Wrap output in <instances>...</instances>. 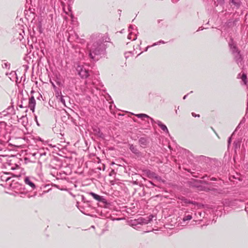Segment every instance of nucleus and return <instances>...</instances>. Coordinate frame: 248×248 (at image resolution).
I'll use <instances>...</instances> for the list:
<instances>
[{
  "mask_svg": "<svg viewBox=\"0 0 248 248\" xmlns=\"http://www.w3.org/2000/svg\"><path fill=\"white\" fill-rule=\"evenodd\" d=\"M92 41L89 44V57L93 61L96 62L107 55V45L109 38L106 35L99 34L92 36Z\"/></svg>",
  "mask_w": 248,
  "mask_h": 248,
  "instance_id": "nucleus-1",
  "label": "nucleus"
},
{
  "mask_svg": "<svg viewBox=\"0 0 248 248\" xmlns=\"http://www.w3.org/2000/svg\"><path fill=\"white\" fill-rule=\"evenodd\" d=\"M78 75L81 78H87L89 76V70L86 69L83 65H78L76 68Z\"/></svg>",
  "mask_w": 248,
  "mask_h": 248,
  "instance_id": "nucleus-2",
  "label": "nucleus"
},
{
  "mask_svg": "<svg viewBox=\"0 0 248 248\" xmlns=\"http://www.w3.org/2000/svg\"><path fill=\"white\" fill-rule=\"evenodd\" d=\"M88 194L91 195L94 199L98 202H102L105 205L108 204V202H107V200L103 196H100L93 192H90Z\"/></svg>",
  "mask_w": 248,
  "mask_h": 248,
  "instance_id": "nucleus-3",
  "label": "nucleus"
},
{
  "mask_svg": "<svg viewBox=\"0 0 248 248\" xmlns=\"http://www.w3.org/2000/svg\"><path fill=\"white\" fill-rule=\"evenodd\" d=\"M233 60L240 67L243 64V57L241 54V52L233 55Z\"/></svg>",
  "mask_w": 248,
  "mask_h": 248,
  "instance_id": "nucleus-4",
  "label": "nucleus"
},
{
  "mask_svg": "<svg viewBox=\"0 0 248 248\" xmlns=\"http://www.w3.org/2000/svg\"><path fill=\"white\" fill-rule=\"evenodd\" d=\"M237 200H225L224 201V205L226 206H229L230 207H233L237 204Z\"/></svg>",
  "mask_w": 248,
  "mask_h": 248,
  "instance_id": "nucleus-5",
  "label": "nucleus"
},
{
  "mask_svg": "<svg viewBox=\"0 0 248 248\" xmlns=\"http://www.w3.org/2000/svg\"><path fill=\"white\" fill-rule=\"evenodd\" d=\"M149 143L148 139L146 137H141L139 140V143L142 148H145Z\"/></svg>",
  "mask_w": 248,
  "mask_h": 248,
  "instance_id": "nucleus-6",
  "label": "nucleus"
},
{
  "mask_svg": "<svg viewBox=\"0 0 248 248\" xmlns=\"http://www.w3.org/2000/svg\"><path fill=\"white\" fill-rule=\"evenodd\" d=\"M36 105L35 100L33 96H31V97L29 99V108H30V109L32 110V112H34L35 107Z\"/></svg>",
  "mask_w": 248,
  "mask_h": 248,
  "instance_id": "nucleus-7",
  "label": "nucleus"
},
{
  "mask_svg": "<svg viewBox=\"0 0 248 248\" xmlns=\"http://www.w3.org/2000/svg\"><path fill=\"white\" fill-rule=\"evenodd\" d=\"M24 181L26 185L31 187V189H34L35 188V185L31 180L30 177L27 176L25 177L24 178Z\"/></svg>",
  "mask_w": 248,
  "mask_h": 248,
  "instance_id": "nucleus-8",
  "label": "nucleus"
},
{
  "mask_svg": "<svg viewBox=\"0 0 248 248\" xmlns=\"http://www.w3.org/2000/svg\"><path fill=\"white\" fill-rule=\"evenodd\" d=\"M229 45L231 52L232 55L238 52H240V50H239V49L235 45L232 43H229Z\"/></svg>",
  "mask_w": 248,
  "mask_h": 248,
  "instance_id": "nucleus-9",
  "label": "nucleus"
},
{
  "mask_svg": "<svg viewBox=\"0 0 248 248\" xmlns=\"http://www.w3.org/2000/svg\"><path fill=\"white\" fill-rule=\"evenodd\" d=\"M129 149L133 154H135L138 156H140L141 155L140 152L138 150L137 147L133 144H129Z\"/></svg>",
  "mask_w": 248,
  "mask_h": 248,
  "instance_id": "nucleus-10",
  "label": "nucleus"
},
{
  "mask_svg": "<svg viewBox=\"0 0 248 248\" xmlns=\"http://www.w3.org/2000/svg\"><path fill=\"white\" fill-rule=\"evenodd\" d=\"M155 123L164 132L167 134H169L168 128L165 124H163L161 121L158 120L156 121Z\"/></svg>",
  "mask_w": 248,
  "mask_h": 248,
  "instance_id": "nucleus-11",
  "label": "nucleus"
},
{
  "mask_svg": "<svg viewBox=\"0 0 248 248\" xmlns=\"http://www.w3.org/2000/svg\"><path fill=\"white\" fill-rule=\"evenodd\" d=\"M152 219V217H151V216H149L147 217V218H144L142 217H140L138 219V223L140 224H147L149 222H150Z\"/></svg>",
  "mask_w": 248,
  "mask_h": 248,
  "instance_id": "nucleus-12",
  "label": "nucleus"
},
{
  "mask_svg": "<svg viewBox=\"0 0 248 248\" xmlns=\"http://www.w3.org/2000/svg\"><path fill=\"white\" fill-rule=\"evenodd\" d=\"M146 174L149 178H154L156 179H158L160 178L155 172L149 170H146Z\"/></svg>",
  "mask_w": 248,
  "mask_h": 248,
  "instance_id": "nucleus-13",
  "label": "nucleus"
},
{
  "mask_svg": "<svg viewBox=\"0 0 248 248\" xmlns=\"http://www.w3.org/2000/svg\"><path fill=\"white\" fill-rule=\"evenodd\" d=\"M93 131L96 136L102 139L104 138V135L101 132L99 128L97 127H94L93 128Z\"/></svg>",
  "mask_w": 248,
  "mask_h": 248,
  "instance_id": "nucleus-14",
  "label": "nucleus"
},
{
  "mask_svg": "<svg viewBox=\"0 0 248 248\" xmlns=\"http://www.w3.org/2000/svg\"><path fill=\"white\" fill-rule=\"evenodd\" d=\"M136 116L138 118H141V119H142L143 118H149L151 120L152 124H154V123H155V122H156L154 121V120L152 118L150 117L149 116H148V115H147L146 114H143V113L137 114H136Z\"/></svg>",
  "mask_w": 248,
  "mask_h": 248,
  "instance_id": "nucleus-15",
  "label": "nucleus"
},
{
  "mask_svg": "<svg viewBox=\"0 0 248 248\" xmlns=\"http://www.w3.org/2000/svg\"><path fill=\"white\" fill-rule=\"evenodd\" d=\"M6 75L8 76L9 78L12 80H14L15 79L17 78L16 72L14 71H12L10 73L6 72Z\"/></svg>",
  "mask_w": 248,
  "mask_h": 248,
  "instance_id": "nucleus-16",
  "label": "nucleus"
},
{
  "mask_svg": "<svg viewBox=\"0 0 248 248\" xmlns=\"http://www.w3.org/2000/svg\"><path fill=\"white\" fill-rule=\"evenodd\" d=\"M2 63L1 66L2 68L9 70L10 68V63L6 62L5 60L2 61Z\"/></svg>",
  "mask_w": 248,
  "mask_h": 248,
  "instance_id": "nucleus-17",
  "label": "nucleus"
},
{
  "mask_svg": "<svg viewBox=\"0 0 248 248\" xmlns=\"http://www.w3.org/2000/svg\"><path fill=\"white\" fill-rule=\"evenodd\" d=\"M7 113L9 114L14 115L16 114V111L14 108V106L13 105H12L11 106L8 107L7 108Z\"/></svg>",
  "mask_w": 248,
  "mask_h": 248,
  "instance_id": "nucleus-18",
  "label": "nucleus"
},
{
  "mask_svg": "<svg viewBox=\"0 0 248 248\" xmlns=\"http://www.w3.org/2000/svg\"><path fill=\"white\" fill-rule=\"evenodd\" d=\"M22 124L25 126L28 123V118L26 116H22L20 118Z\"/></svg>",
  "mask_w": 248,
  "mask_h": 248,
  "instance_id": "nucleus-19",
  "label": "nucleus"
},
{
  "mask_svg": "<svg viewBox=\"0 0 248 248\" xmlns=\"http://www.w3.org/2000/svg\"><path fill=\"white\" fill-rule=\"evenodd\" d=\"M192 218V217L191 215H186V213L184 215L183 220V221H186L191 220Z\"/></svg>",
  "mask_w": 248,
  "mask_h": 248,
  "instance_id": "nucleus-20",
  "label": "nucleus"
},
{
  "mask_svg": "<svg viewBox=\"0 0 248 248\" xmlns=\"http://www.w3.org/2000/svg\"><path fill=\"white\" fill-rule=\"evenodd\" d=\"M231 3H232L236 9H238L240 6V3L238 1H236L235 0H231Z\"/></svg>",
  "mask_w": 248,
  "mask_h": 248,
  "instance_id": "nucleus-21",
  "label": "nucleus"
},
{
  "mask_svg": "<svg viewBox=\"0 0 248 248\" xmlns=\"http://www.w3.org/2000/svg\"><path fill=\"white\" fill-rule=\"evenodd\" d=\"M241 79L242 81L244 82V84L246 85L247 83V75L245 73H243Z\"/></svg>",
  "mask_w": 248,
  "mask_h": 248,
  "instance_id": "nucleus-22",
  "label": "nucleus"
},
{
  "mask_svg": "<svg viewBox=\"0 0 248 248\" xmlns=\"http://www.w3.org/2000/svg\"><path fill=\"white\" fill-rule=\"evenodd\" d=\"M185 203H190V204H197V202H193V201H190L189 200H187V199H185Z\"/></svg>",
  "mask_w": 248,
  "mask_h": 248,
  "instance_id": "nucleus-23",
  "label": "nucleus"
},
{
  "mask_svg": "<svg viewBox=\"0 0 248 248\" xmlns=\"http://www.w3.org/2000/svg\"><path fill=\"white\" fill-rule=\"evenodd\" d=\"M165 42L162 40H160L156 43H155L152 46H155L156 45H159L161 44H165Z\"/></svg>",
  "mask_w": 248,
  "mask_h": 248,
  "instance_id": "nucleus-24",
  "label": "nucleus"
},
{
  "mask_svg": "<svg viewBox=\"0 0 248 248\" xmlns=\"http://www.w3.org/2000/svg\"><path fill=\"white\" fill-rule=\"evenodd\" d=\"M233 145L235 147V148H237L238 147H240V142L238 141H235L233 142Z\"/></svg>",
  "mask_w": 248,
  "mask_h": 248,
  "instance_id": "nucleus-25",
  "label": "nucleus"
},
{
  "mask_svg": "<svg viewBox=\"0 0 248 248\" xmlns=\"http://www.w3.org/2000/svg\"><path fill=\"white\" fill-rule=\"evenodd\" d=\"M60 99L61 102L62 103V104H63L64 106H66V105H65V100L63 98V96L61 95Z\"/></svg>",
  "mask_w": 248,
  "mask_h": 248,
  "instance_id": "nucleus-26",
  "label": "nucleus"
},
{
  "mask_svg": "<svg viewBox=\"0 0 248 248\" xmlns=\"http://www.w3.org/2000/svg\"><path fill=\"white\" fill-rule=\"evenodd\" d=\"M131 54H132L131 51L127 52L125 53L124 56H125V58L127 59L130 56V55H131Z\"/></svg>",
  "mask_w": 248,
  "mask_h": 248,
  "instance_id": "nucleus-27",
  "label": "nucleus"
},
{
  "mask_svg": "<svg viewBox=\"0 0 248 248\" xmlns=\"http://www.w3.org/2000/svg\"><path fill=\"white\" fill-rule=\"evenodd\" d=\"M133 35V34L132 32H129V33L128 35V36H127V38L128 39L132 40V39H133L132 35Z\"/></svg>",
  "mask_w": 248,
  "mask_h": 248,
  "instance_id": "nucleus-28",
  "label": "nucleus"
},
{
  "mask_svg": "<svg viewBox=\"0 0 248 248\" xmlns=\"http://www.w3.org/2000/svg\"><path fill=\"white\" fill-rule=\"evenodd\" d=\"M217 4L222 5L224 3V0H217Z\"/></svg>",
  "mask_w": 248,
  "mask_h": 248,
  "instance_id": "nucleus-29",
  "label": "nucleus"
},
{
  "mask_svg": "<svg viewBox=\"0 0 248 248\" xmlns=\"http://www.w3.org/2000/svg\"><path fill=\"white\" fill-rule=\"evenodd\" d=\"M134 26L133 25H130L128 28V31L132 32V30H134Z\"/></svg>",
  "mask_w": 248,
  "mask_h": 248,
  "instance_id": "nucleus-30",
  "label": "nucleus"
},
{
  "mask_svg": "<svg viewBox=\"0 0 248 248\" xmlns=\"http://www.w3.org/2000/svg\"><path fill=\"white\" fill-rule=\"evenodd\" d=\"M231 141H232V138L231 137H230L228 140V147H229V146L231 144Z\"/></svg>",
  "mask_w": 248,
  "mask_h": 248,
  "instance_id": "nucleus-31",
  "label": "nucleus"
},
{
  "mask_svg": "<svg viewBox=\"0 0 248 248\" xmlns=\"http://www.w3.org/2000/svg\"><path fill=\"white\" fill-rule=\"evenodd\" d=\"M192 115L193 116V117H200V115L199 114H196L194 112H192L191 113Z\"/></svg>",
  "mask_w": 248,
  "mask_h": 248,
  "instance_id": "nucleus-32",
  "label": "nucleus"
},
{
  "mask_svg": "<svg viewBox=\"0 0 248 248\" xmlns=\"http://www.w3.org/2000/svg\"><path fill=\"white\" fill-rule=\"evenodd\" d=\"M133 35H134V37H133V39H132V40H135L137 39V34H133Z\"/></svg>",
  "mask_w": 248,
  "mask_h": 248,
  "instance_id": "nucleus-33",
  "label": "nucleus"
},
{
  "mask_svg": "<svg viewBox=\"0 0 248 248\" xmlns=\"http://www.w3.org/2000/svg\"><path fill=\"white\" fill-rule=\"evenodd\" d=\"M210 180L211 181H216L217 180V179L215 177H212L210 178Z\"/></svg>",
  "mask_w": 248,
  "mask_h": 248,
  "instance_id": "nucleus-34",
  "label": "nucleus"
},
{
  "mask_svg": "<svg viewBox=\"0 0 248 248\" xmlns=\"http://www.w3.org/2000/svg\"><path fill=\"white\" fill-rule=\"evenodd\" d=\"M82 200L83 201H84V202H89L88 201H86V200H85V198L84 196H82Z\"/></svg>",
  "mask_w": 248,
  "mask_h": 248,
  "instance_id": "nucleus-35",
  "label": "nucleus"
},
{
  "mask_svg": "<svg viewBox=\"0 0 248 248\" xmlns=\"http://www.w3.org/2000/svg\"><path fill=\"white\" fill-rule=\"evenodd\" d=\"M203 28L202 27H201L199 28L198 30L197 31H202L203 30Z\"/></svg>",
  "mask_w": 248,
  "mask_h": 248,
  "instance_id": "nucleus-36",
  "label": "nucleus"
},
{
  "mask_svg": "<svg viewBox=\"0 0 248 248\" xmlns=\"http://www.w3.org/2000/svg\"><path fill=\"white\" fill-rule=\"evenodd\" d=\"M18 106H19L20 108H24V107L23 106L22 104H19V105H18Z\"/></svg>",
  "mask_w": 248,
  "mask_h": 248,
  "instance_id": "nucleus-37",
  "label": "nucleus"
},
{
  "mask_svg": "<svg viewBox=\"0 0 248 248\" xmlns=\"http://www.w3.org/2000/svg\"><path fill=\"white\" fill-rule=\"evenodd\" d=\"M151 46H148L146 47V49L145 50V51H147L148 48L150 47Z\"/></svg>",
  "mask_w": 248,
  "mask_h": 248,
  "instance_id": "nucleus-38",
  "label": "nucleus"
},
{
  "mask_svg": "<svg viewBox=\"0 0 248 248\" xmlns=\"http://www.w3.org/2000/svg\"><path fill=\"white\" fill-rule=\"evenodd\" d=\"M187 94L185 95L183 97V99H186V97H187Z\"/></svg>",
  "mask_w": 248,
  "mask_h": 248,
  "instance_id": "nucleus-39",
  "label": "nucleus"
},
{
  "mask_svg": "<svg viewBox=\"0 0 248 248\" xmlns=\"http://www.w3.org/2000/svg\"><path fill=\"white\" fill-rule=\"evenodd\" d=\"M46 155V153H42V154H40V155L42 156L43 155Z\"/></svg>",
  "mask_w": 248,
  "mask_h": 248,
  "instance_id": "nucleus-40",
  "label": "nucleus"
},
{
  "mask_svg": "<svg viewBox=\"0 0 248 248\" xmlns=\"http://www.w3.org/2000/svg\"><path fill=\"white\" fill-rule=\"evenodd\" d=\"M9 179H10V178H9V177L6 178V179H5V181L7 182Z\"/></svg>",
  "mask_w": 248,
  "mask_h": 248,
  "instance_id": "nucleus-41",
  "label": "nucleus"
},
{
  "mask_svg": "<svg viewBox=\"0 0 248 248\" xmlns=\"http://www.w3.org/2000/svg\"><path fill=\"white\" fill-rule=\"evenodd\" d=\"M149 183H150L152 185H153V186H155V185L154 184V183H153L152 182L149 181Z\"/></svg>",
  "mask_w": 248,
  "mask_h": 248,
  "instance_id": "nucleus-42",
  "label": "nucleus"
},
{
  "mask_svg": "<svg viewBox=\"0 0 248 248\" xmlns=\"http://www.w3.org/2000/svg\"><path fill=\"white\" fill-rule=\"evenodd\" d=\"M204 183L207 185H209L210 184L208 183V182H204Z\"/></svg>",
  "mask_w": 248,
  "mask_h": 248,
  "instance_id": "nucleus-43",
  "label": "nucleus"
},
{
  "mask_svg": "<svg viewBox=\"0 0 248 248\" xmlns=\"http://www.w3.org/2000/svg\"><path fill=\"white\" fill-rule=\"evenodd\" d=\"M198 214L200 215V216H201L202 213L201 212H199Z\"/></svg>",
  "mask_w": 248,
  "mask_h": 248,
  "instance_id": "nucleus-44",
  "label": "nucleus"
},
{
  "mask_svg": "<svg viewBox=\"0 0 248 248\" xmlns=\"http://www.w3.org/2000/svg\"><path fill=\"white\" fill-rule=\"evenodd\" d=\"M158 22L160 23V20H158Z\"/></svg>",
  "mask_w": 248,
  "mask_h": 248,
  "instance_id": "nucleus-45",
  "label": "nucleus"
},
{
  "mask_svg": "<svg viewBox=\"0 0 248 248\" xmlns=\"http://www.w3.org/2000/svg\"><path fill=\"white\" fill-rule=\"evenodd\" d=\"M175 113H176V114H177V110H175Z\"/></svg>",
  "mask_w": 248,
  "mask_h": 248,
  "instance_id": "nucleus-46",
  "label": "nucleus"
}]
</instances>
